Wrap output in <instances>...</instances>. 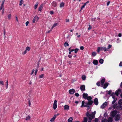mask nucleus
<instances>
[{"mask_svg": "<svg viewBox=\"0 0 122 122\" xmlns=\"http://www.w3.org/2000/svg\"><path fill=\"white\" fill-rule=\"evenodd\" d=\"M107 51L106 50V48L103 47H99L97 48V51L98 52H99L100 51Z\"/></svg>", "mask_w": 122, "mask_h": 122, "instance_id": "3", "label": "nucleus"}, {"mask_svg": "<svg viewBox=\"0 0 122 122\" xmlns=\"http://www.w3.org/2000/svg\"><path fill=\"white\" fill-rule=\"evenodd\" d=\"M71 47L70 48H69L68 49V50L69 51H70L71 52H72L74 51V50L73 49H71Z\"/></svg>", "mask_w": 122, "mask_h": 122, "instance_id": "42", "label": "nucleus"}, {"mask_svg": "<svg viewBox=\"0 0 122 122\" xmlns=\"http://www.w3.org/2000/svg\"><path fill=\"white\" fill-rule=\"evenodd\" d=\"M110 3V1H108V2H107V6H108L109 5Z\"/></svg>", "mask_w": 122, "mask_h": 122, "instance_id": "57", "label": "nucleus"}, {"mask_svg": "<svg viewBox=\"0 0 122 122\" xmlns=\"http://www.w3.org/2000/svg\"><path fill=\"white\" fill-rule=\"evenodd\" d=\"M119 66H122V61L120 62L119 64Z\"/></svg>", "mask_w": 122, "mask_h": 122, "instance_id": "56", "label": "nucleus"}, {"mask_svg": "<svg viewBox=\"0 0 122 122\" xmlns=\"http://www.w3.org/2000/svg\"><path fill=\"white\" fill-rule=\"evenodd\" d=\"M39 18L38 16H35L34 18L32 20V22L33 23H34L36 21L37 22Z\"/></svg>", "mask_w": 122, "mask_h": 122, "instance_id": "5", "label": "nucleus"}, {"mask_svg": "<svg viewBox=\"0 0 122 122\" xmlns=\"http://www.w3.org/2000/svg\"><path fill=\"white\" fill-rule=\"evenodd\" d=\"M78 49L76 48L75 50H74V51H75V53H76L78 51Z\"/></svg>", "mask_w": 122, "mask_h": 122, "instance_id": "43", "label": "nucleus"}, {"mask_svg": "<svg viewBox=\"0 0 122 122\" xmlns=\"http://www.w3.org/2000/svg\"><path fill=\"white\" fill-rule=\"evenodd\" d=\"M87 100L89 101H92L91 100L92 99V98L91 96H89L87 97Z\"/></svg>", "mask_w": 122, "mask_h": 122, "instance_id": "25", "label": "nucleus"}, {"mask_svg": "<svg viewBox=\"0 0 122 122\" xmlns=\"http://www.w3.org/2000/svg\"><path fill=\"white\" fill-rule=\"evenodd\" d=\"M100 82H98L97 83V85L98 86H99L100 85Z\"/></svg>", "mask_w": 122, "mask_h": 122, "instance_id": "47", "label": "nucleus"}, {"mask_svg": "<svg viewBox=\"0 0 122 122\" xmlns=\"http://www.w3.org/2000/svg\"><path fill=\"white\" fill-rule=\"evenodd\" d=\"M89 27L88 28V30H90L92 28V26L90 25H89Z\"/></svg>", "mask_w": 122, "mask_h": 122, "instance_id": "49", "label": "nucleus"}, {"mask_svg": "<svg viewBox=\"0 0 122 122\" xmlns=\"http://www.w3.org/2000/svg\"><path fill=\"white\" fill-rule=\"evenodd\" d=\"M69 109V106L68 105H66L64 106L65 110H68Z\"/></svg>", "mask_w": 122, "mask_h": 122, "instance_id": "17", "label": "nucleus"}, {"mask_svg": "<svg viewBox=\"0 0 122 122\" xmlns=\"http://www.w3.org/2000/svg\"><path fill=\"white\" fill-rule=\"evenodd\" d=\"M57 101L56 100H55L54 101L53 108L55 110L56 109L57 107Z\"/></svg>", "mask_w": 122, "mask_h": 122, "instance_id": "7", "label": "nucleus"}, {"mask_svg": "<svg viewBox=\"0 0 122 122\" xmlns=\"http://www.w3.org/2000/svg\"><path fill=\"white\" fill-rule=\"evenodd\" d=\"M29 22L28 21H27L26 23H25V25L26 26H27L28 25V24H29Z\"/></svg>", "mask_w": 122, "mask_h": 122, "instance_id": "52", "label": "nucleus"}, {"mask_svg": "<svg viewBox=\"0 0 122 122\" xmlns=\"http://www.w3.org/2000/svg\"><path fill=\"white\" fill-rule=\"evenodd\" d=\"M117 100V98H115L114 99V100L112 102V104H114L116 101Z\"/></svg>", "mask_w": 122, "mask_h": 122, "instance_id": "40", "label": "nucleus"}, {"mask_svg": "<svg viewBox=\"0 0 122 122\" xmlns=\"http://www.w3.org/2000/svg\"><path fill=\"white\" fill-rule=\"evenodd\" d=\"M98 61L97 60H95L93 61V64L96 65H97L98 64Z\"/></svg>", "mask_w": 122, "mask_h": 122, "instance_id": "19", "label": "nucleus"}, {"mask_svg": "<svg viewBox=\"0 0 122 122\" xmlns=\"http://www.w3.org/2000/svg\"><path fill=\"white\" fill-rule=\"evenodd\" d=\"M44 75L43 74H41V75H40L39 76V78H43L44 76Z\"/></svg>", "mask_w": 122, "mask_h": 122, "instance_id": "31", "label": "nucleus"}, {"mask_svg": "<svg viewBox=\"0 0 122 122\" xmlns=\"http://www.w3.org/2000/svg\"><path fill=\"white\" fill-rule=\"evenodd\" d=\"M103 61L104 60L102 59H100L99 61V62L101 64H102L103 62Z\"/></svg>", "mask_w": 122, "mask_h": 122, "instance_id": "24", "label": "nucleus"}, {"mask_svg": "<svg viewBox=\"0 0 122 122\" xmlns=\"http://www.w3.org/2000/svg\"><path fill=\"white\" fill-rule=\"evenodd\" d=\"M26 51H26V50H25L24 51V52H23V53H22V54L23 55H24V54H26Z\"/></svg>", "mask_w": 122, "mask_h": 122, "instance_id": "51", "label": "nucleus"}, {"mask_svg": "<svg viewBox=\"0 0 122 122\" xmlns=\"http://www.w3.org/2000/svg\"><path fill=\"white\" fill-rule=\"evenodd\" d=\"M88 119L86 117H84V121L82 122H87Z\"/></svg>", "mask_w": 122, "mask_h": 122, "instance_id": "28", "label": "nucleus"}, {"mask_svg": "<svg viewBox=\"0 0 122 122\" xmlns=\"http://www.w3.org/2000/svg\"><path fill=\"white\" fill-rule=\"evenodd\" d=\"M75 95L76 96L78 97L79 96V94L78 93H76L75 94Z\"/></svg>", "mask_w": 122, "mask_h": 122, "instance_id": "50", "label": "nucleus"}, {"mask_svg": "<svg viewBox=\"0 0 122 122\" xmlns=\"http://www.w3.org/2000/svg\"><path fill=\"white\" fill-rule=\"evenodd\" d=\"M95 114V113L94 114L93 113L90 114L88 112H87L86 113V115L88 118L89 120L91 121L94 118Z\"/></svg>", "mask_w": 122, "mask_h": 122, "instance_id": "1", "label": "nucleus"}, {"mask_svg": "<svg viewBox=\"0 0 122 122\" xmlns=\"http://www.w3.org/2000/svg\"><path fill=\"white\" fill-rule=\"evenodd\" d=\"M108 83L106 82L104 84L103 88L105 89L108 86Z\"/></svg>", "mask_w": 122, "mask_h": 122, "instance_id": "16", "label": "nucleus"}, {"mask_svg": "<svg viewBox=\"0 0 122 122\" xmlns=\"http://www.w3.org/2000/svg\"><path fill=\"white\" fill-rule=\"evenodd\" d=\"M98 99L97 98H95L94 101V103L96 105H97L98 104Z\"/></svg>", "mask_w": 122, "mask_h": 122, "instance_id": "10", "label": "nucleus"}, {"mask_svg": "<svg viewBox=\"0 0 122 122\" xmlns=\"http://www.w3.org/2000/svg\"><path fill=\"white\" fill-rule=\"evenodd\" d=\"M34 71V69H33L31 72V74H30L31 75H32L33 74Z\"/></svg>", "mask_w": 122, "mask_h": 122, "instance_id": "58", "label": "nucleus"}, {"mask_svg": "<svg viewBox=\"0 0 122 122\" xmlns=\"http://www.w3.org/2000/svg\"><path fill=\"white\" fill-rule=\"evenodd\" d=\"M112 47V45H109L108 46V47L106 48V50L107 51H108L110 49L111 47Z\"/></svg>", "mask_w": 122, "mask_h": 122, "instance_id": "22", "label": "nucleus"}, {"mask_svg": "<svg viewBox=\"0 0 122 122\" xmlns=\"http://www.w3.org/2000/svg\"><path fill=\"white\" fill-rule=\"evenodd\" d=\"M118 36L119 37H121L122 36V34L121 33H119L118 35Z\"/></svg>", "mask_w": 122, "mask_h": 122, "instance_id": "64", "label": "nucleus"}, {"mask_svg": "<svg viewBox=\"0 0 122 122\" xmlns=\"http://www.w3.org/2000/svg\"><path fill=\"white\" fill-rule=\"evenodd\" d=\"M73 119L72 117H70L68 119V122H72Z\"/></svg>", "mask_w": 122, "mask_h": 122, "instance_id": "23", "label": "nucleus"}, {"mask_svg": "<svg viewBox=\"0 0 122 122\" xmlns=\"http://www.w3.org/2000/svg\"><path fill=\"white\" fill-rule=\"evenodd\" d=\"M38 2H36V4H35V5L34 7V9H36V8H37V7L38 6Z\"/></svg>", "mask_w": 122, "mask_h": 122, "instance_id": "29", "label": "nucleus"}, {"mask_svg": "<svg viewBox=\"0 0 122 122\" xmlns=\"http://www.w3.org/2000/svg\"><path fill=\"white\" fill-rule=\"evenodd\" d=\"M83 97L84 98L86 99L88 97L87 94L84 93L83 94Z\"/></svg>", "mask_w": 122, "mask_h": 122, "instance_id": "14", "label": "nucleus"}, {"mask_svg": "<svg viewBox=\"0 0 122 122\" xmlns=\"http://www.w3.org/2000/svg\"><path fill=\"white\" fill-rule=\"evenodd\" d=\"M107 104V102H105L103 103L101 106V107L102 109L104 108Z\"/></svg>", "mask_w": 122, "mask_h": 122, "instance_id": "9", "label": "nucleus"}, {"mask_svg": "<svg viewBox=\"0 0 122 122\" xmlns=\"http://www.w3.org/2000/svg\"><path fill=\"white\" fill-rule=\"evenodd\" d=\"M38 71V70L37 69H36L35 71V75H36Z\"/></svg>", "mask_w": 122, "mask_h": 122, "instance_id": "55", "label": "nucleus"}, {"mask_svg": "<svg viewBox=\"0 0 122 122\" xmlns=\"http://www.w3.org/2000/svg\"><path fill=\"white\" fill-rule=\"evenodd\" d=\"M58 24L57 23H55L52 26L51 28V29H53L54 27L57 25Z\"/></svg>", "mask_w": 122, "mask_h": 122, "instance_id": "26", "label": "nucleus"}, {"mask_svg": "<svg viewBox=\"0 0 122 122\" xmlns=\"http://www.w3.org/2000/svg\"><path fill=\"white\" fill-rule=\"evenodd\" d=\"M52 6L54 7H55L57 6V4L55 1H53L51 4Z\"/></svg>", "mask_w": 122, "mask_h": 122, "instance_id": "20", "label": "nucleus"}, {"mask_svg": "<svg viewBox=\"0 0 122 122\" xmlns=\"http://www.w3.org/2000/svg\"><path fill=\"white\" fill-rule=\"evenodd\" d=\"M107 119L106 118L105 119H104L102 120V122H107Z\"/></svg>", "mask_w": 122, "mask_h": 122, "instance_id": "44", "label": "nucleus"}, {"mask_svg": "<svg viewBox=\"0 0 122 122\" xmlns=\"http://www.w3.org/2000/svg\"><path fill=\"white\" fill-rule=\"evenodd\" d=\"M85 6L84 5L81 7V9H82Z\"/></svg>", "mask_w": 122, "mask_h": 122, "instance_id": "60", "label": "nucleus"}, {"mask_svg": "<svg viewBox=\"0 0 122 122\" xmlns=\"http://www.w3.org/2000/svg\"><path fill=\"white\" fill-rule=\"evenodd\" d=\"M6 89H7L8 88V81L7 80L6 81Z\"/></svg>", "mask_w": 122, "mask_h": 122, "instance_id": "53", "label": "nucleus"}, {"mask_svg": "<svg viewBox=\"0 0 122 122\" xmlns=\"http://www.w3.org/2000/svg\"><path fill=\"white\" fill-rule=\"evenodd\" d=\"M97 54V53L95 52H92V55L93 56H95Z\"/></svg>", "mask_w": 122, "mask_h": 122, "instance_id": "30", "label": "nucleus"}, {"mask_svg": "<svg viewBox=\"0 0 122 122\" xmlns=\"http://www.w3.org/2000/svg\"><path fill=\"white\" fill-rule=\"evenodd\" d=\"M43 4H41L40 6L39 7L38 10L41 11L43 8Z\"/></svg>", "mask_w": 122, "mask_h": 122, "instance_id": "21", "label": "nucleus"}, {"mask_svg": "<svg viewBox=\"0 0 122 122\" xmlns=\"http://www.w3.org/2000/svg\"><path fill=\"white\" fill-rule=\"evenodd\" d=\"M118 104L120 105H122V99L119 100L118 102Z\"/></svg>", "mask_w": 122, "mask_h": 122, "instance_id": "35", "label": "nucleus"}, {"mask_svg": "<svg viewBox=\"0 0 122 122\" xmlns=\"http://www.w3.org/2000/svg\"><path fill=\"white\" fill-rule=\"evenodd\" d=\"M30 49V47L27 46L25 50L26 51H29Z\"/></svg>", "mask_w": 122, "mask_h": 122, "instance_id": "38", "label": "nucleus"}, {"mask_svg": "<svg viewBox=\"0 0 122 122\" xmlns=\"http://www.w3.org/2000/svg\"><path fill=\"white\" fill-rule=\"evenodd\" d=\"M64 46L65 47H66L67 46H68L69 45V44L67 42H65L64 44Z\"/></svg>", "mask_w": 122, "mask_h": 122, "instance_id": "36", "label": "nucleus"}, {"mask_svg": "<svg viewBox=\"0 0 122 122\" xmlns=\"http://www.w3.org/2000/svg\"><path fill=\"white\" fill-rule=\"evenodd\" d=\"M29 106H30V104H31V103L30 102V100H29Z\"/></svg>", "mask_w": 122, "mask_h": 122, "instance_id": "61", "label": "nucleus"}, {"mask_svg": "<svg viewBox=\"0 0 122 122\" xmlns=\"http://www.w3.org/2000/svg\"><path fill=\"white\" fill-rule=\"evenodd\" d=\"M57 116L56 115H55L54 117L50 120V121L51 122H53Z\"/></svg>", "mask_w": 122, "mask_h": 122, "instance_id": "15", "label": "nucleus"}, {"mask_svg": "<svg viewBox=\"0 0 122 122\" xmlns=\"http://www.w3.org/2000/svg\"><path fill=\"white\" fill-rule=\"evenodd\" d=\"M0 84H1L2 85H4V81H0Z\"/></svg>", "mask_w": 122, "mask_h": 122, "instance_id": "45", "label": "nucleus"}, {"mask_svg": "<svg viewBox=\"0 0 122 122\" xmlns=\"http://www.w3.org/2000/svg\"><path fill=\"white\" fill-rule=\"evenodd\" d=\"M64 3L63 2H61L60 5V7H62L64 6Z\"/></svg>", "mask_w": 122, "mask_h": 122, "instance_id": "39", "label": "nucleus"}, {"mask_svg": "<svg viewBox=\"0 0 122 122\" xmlns=\"http://www.w3.org/2000/svg\"><path fill=\"white\" fill-rule=\"evenodd\" d=\"M23 3V0H20V4L19 5L20 6H21L22 4Z\"/></svg>", "mask_w": 122, "mask_h": 122, "instance_id": "34", "label": "nucleus"}, {"mask_svg": "<svg viewBox=\"0 0 122 122\" xmlns=\"http://www.w3.org/2000/svg\"><path fill=\"white\" fill-rule=\"evenodd\" d=\"M50 13L51 15H52L54 14V12L53 11H50Z\"/></svg>", "mask_w": 122, "mask_h": 122, "instance_id": "59", "label": "nucleus"}, {"mask_svg": "<svg viewBox=\"0 0 122 122\" xmlns=\"http://www.w3.org/2000/svg\"><path fill=\"white\" fill-rule=\"evenodd\" d=\"M84 49V48L83 46H81L80 47V49L81 50H83Z\"/></svg>", "mask_w": 122, "mask_h": 122, "instance_id": "54", "label": "nucleus"}, {"mask_svg": "<svg viewBox=\"0 0 122 122\" xmlns=\"http://www.w3.org/2000/svg\"><path fill=\"white\" fill-rule=\"evenodd\" d=\"M112 92V90H110L108 91V95H110V94Z\"/></svg>", "mask_w": 122, "mask_h": 122, "instance_id": "46", "label": "nucleus"}, {"mask_svg": "<svg viewBox=\"0 0 122 122\" xmlns=\"http://www.w3.org/2000/svg\"><path fill=\"white\" fill-rule=\"evenodd\" d=\"M113 120V118L111 117H110L108 118L107 120L108 122H112Z\"/></svg>", "mask_w": 122, "mask_h": 122, "instance_id": "13", "label": "nucleus"}, {"mask_svg": "<svg viewBox=\"0 0 122 122\" xmlns=\"http://www.w3.org/2000/svg\"><path fill=\"white\" fill-rule=\"evenodd\" d=\"M75 90L74 89H70L69 91V93L71 94H73L75 92Z\"/></svg>", "mask_w": 122, "mask_h": 122, "instance_id": "11", "label": "nucleus"}, {"mask_svg": "<svg viewBox=\"0 0 122 122\" xmlns=\"http://www.w3.org/2000/svg\"><path fill=\"white\" fill-rule=\"evenodd\" d=\"M30 117L29 116H28L27 117H26L25 120H30Z\"/></svg>", "mask_w": 122, "mask_h": 122, "instance_id": "37", "label": "nucleus"}, {"mask_svg": "<svg viewBox=\"0 0 122 122\" xmlns=\"http://www.w3.org/2000/svg\"><path fill=\"white\" fill-rule=\"evenodd\" d=\"M120 118V115L119 114H117L115 117L114 118L115 121H117L119 120Z\"/></svg>", "mask_w": 122, "mask_h": 122, "instance_id": "4", "label": "nucleus"}, {"mask_svg": "<svg viewBox=\"0 0 122 122\" xmlns=\"http://www.w3.org/2000/svg\"><path fill=\"white\" fill-rule=\"evenodd\" d=\"M3 8H4V4L2 3L0 7V10H1L2 9L3 10Z\"/></svg>", "mask_w": 122, "mask_h": 122, "instance_id": "27", "label": "nucleus"}, {"mask_svg": "<svg viewBox=\"0 0 122 122\" xmlns=\"http://www.w3.org/2000/svg\"><path fill=\"white\" fill-rule=\"evenodd\" d=\"M72 55H68V57H69V58H71L72 57Z\"/></svg>", "mask_w": 122, "mask_h": 122, "instance_id": "63", "label": "nucleus"}, {"mask_svg": "<svg viewBox=\"0 0 122 122\" xmlns=\"http://www.w3.org/2000/svg\"><path fill=\"white\" fill-rule=\"evenodd\" d=\"M121 90L120 89H118V90L115 92V93L116 95L117 96H118L119 94L121 92Z\"/></svg>", "mask_w": 122, "mask_h": 122, "instance_id": "8", "label": "nucleus"}, {"mask_svg": "<svg viewBox=\"0 0 122 122\" xmlns=\"http://www.w3.org/2000/svg\"><path fill=\"white\" fill-rule=\"evenodd\" d=\"M52 29H51L50 30L48 31L47 32V33H50L51 32V31Z\"/></svg>", "mask_w": 122, "mask_h": 122, "instance_id": "62", "label": "nucleus"}, {"mask_svg": "<svg viewBox=\"0 0 122 122\" xmlns=\"http://www.w3.org/2000/svg\"><path fill=\"white\" fill-rule=\"evenodd\" d=\"M86 77L85 75H83L82 76V78L83 80H85Z\"/></svg>", "mask_w": 122, "mask_h": 122, "instance_id": "33", "label": "nucleus"}, {"mask_svg": "<svg viewBox=\"0 0 122 122\" xmlns=\"http://www.w3.org/2000/svg\"><path fill=\"white\" fill-rule=\"evenodd\" d=\"M117 112L116 111H113L111 112V116L113 117H114L115 115L117 114Z\"/></svg>", "mask_w": 122, "mask_h": 122, "instance_id": "6", "label": "nucleus"}, {"mask_svg": "<svg viewBox=\"0 0 122 122\" xmlns=\"http://www.w3.org/2000/svg\"><path fill=\"white\" fill-rule=\"evenodd\" d=\"M93 103L92 101H88L87 102H86L85 103L84 106V107H89V106L91 105Z\"/></svg>", "mask_w": 122, "mask_h": 122, "instance_id": "2", "label": "nucleus"}, {"mask_svg": "<svg viewBox=\"0 0 122 122\" xmlns=\"http://www.w3.org/2000/svg\"><path fill=\"white\" fill-rule=\"evenodd\" d=\"M85 102L84 101H82V103H81V104H82V105H81V107H84V104H85Z\"/></svg>", "mask_w": 122, "mask_h": 122, "instance_id": "32", "label": "nucleus"}, {"mask_svg": "<svg viewBox=\"0 0 122 122\" xmlns=\"http://www.w3.org/2000/svg\"><path fill=\"white\" fill-rule=\"evenodd\" d=\"M105 79L104 78H103L101 81V85H103L104 83L105 82Z\"/></svg>", "mask_w": 122, "mask_h": 122, "instance_id": "18", "label": "nucleus"}, {"mask_svg": "<svg viewBox=\"0 0 122 122\" xmlns=\"http://www.w3.org/2000/svg\"><path fill=\"white\" fill-rule=\"evenodd\" d=\"M8 19L9 20L11 18V15L10 14H9L8 15Z\"/></svg>", "mask_w": 122, "mask_h": 122, "instance_id": "41", "label": "nucleus"}, {"mask_svg": "<svg viewBox=\"0 0 122 122\" xmlns=\"http://www.w3.org/2000/svg\"><path fill=\"white\" fill-rule=\"evenodd\" d=\"M98 120H99L98 118H95L94 120L95 122H98Z\"/></svg>", "mask_w": 122, "mask_h": 122, "instance_id": "48", "label": "nucleus"}, {"mask_svg": "<svg viewBox=\"0 0 122 122\" xmlns=\"http://www.w3.org/2000/svg\"><path fill=\"white\" fill-rule=\"evenodd\" d=\"M80 88L81 91H85V85H81Z\"/></svg>", "mask_w": 122, "mask_h": 122, "instance_id": "12", "label": "nucleus"}]
</instances>
